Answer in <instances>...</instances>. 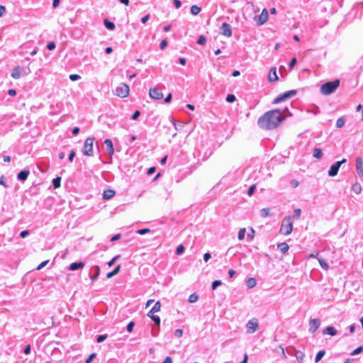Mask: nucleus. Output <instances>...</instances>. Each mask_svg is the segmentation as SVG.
<instances>
[{
    "mask_svg": "<svg viewBox=\"0 0 363 363\" xmlns=\"http://www.w3.org/2000/svg\"><path fill=\"white\" fill-rule=\"evenodd\" d=\"M283 113L279 109H274L264 113L259 118L258 125L264 130H272L277 128L284 121Z\"/></svg>",
    "mask_w": 363,
    "mask_h": 363,
    "instance_id": "1",
    "label": "nucleus"
},
{
    "mask_svg": "<svg viewBox=\"0 0 363 363\" xmlns=\"http://www.w3.org/2000/svg\"><path fill=\"white\" fill-rule=\"evenodd\" d=\"M340 84V79H335L333 82H328L320 86V93L323 95H329L333 93L339 87Z\"/></svg>",
    "mask_w": 363,
    "mask_h": 363,
    "instance_id": "2",
    "label": "nucleus"
},
{
    "mask_svg": "<svg viewBox=\"0 0 363 363\" xmlns=\"http://www.w3.org/2000/svg\"><path fill=\"white\" fill-rule=\"evenodd\" d=\"M293 230V221L292 217H285L281 222V225L279 230V233L284 235H289Z\"/></svg>",
    "mask_w": 363,
    "mask_h": 363,
    "instance_id": "3",
    "label": "nucleus"
},
{
    "mask_svg": "<svg viewBox=\"0 0 363 363\" xmlns=\"http://www.w3.org/2000/svg\"><path fill=\"white\" fill-rule=\"evenodd\" d=\"M94 141V139L93 138H88L86 139L82 149V152L84 155L89 157L93 155Z\"/></svg>",
    "mask_w": 363,
    "mask_h": 363,
    "instance_id": "4",
    "label": "nucleus"
},
{
    "mask_svg": "<svg viewBox=\"0 0 363 363\" xmlns=\"http://www.w3.org/2000/svg\"><path fill=\"white\" fill-rule=\"evenodd\" d=\"M116 95L125 98L129 95V86L125 83H121L116 89Z\"/></svg>",
    "mask_w": 363,
    "mask_h": 363,
    "instance_id": "5",
    "label": "nucleus"
},
{
    "mask_svg": "<svg viewBox=\"0 0 363 363\" xmlns=\"http://www.w3.org/2000/svg\"><path fill=\"white\" fill-rule=\"evenodd\" d=\"M269 18V13L267 9H263L262 13L257 16H255L254 20L256 22L257 25L262 26L264 24Z\"/></svg>",
    "mask_w": 363,
    "mask_h": 363,
    "instance_id": "6",
    "label": "nucleus"
},
{
    "mask_svg": "<svg viewBox=\"0 0 363 363\" xmlns=\"http://www.w3.org/2000/svg\"><path fill=\"white\" fill-rule=\"evenodd\" d=\"M296 94V90H290V91H286V92H284V94H280L277 98H275L274 99L273 103L274 104H279V103H280L281 101H284L286 100L287 99L294 96Z\"/></svg>",
    "mask_w": 363,
    "mask_h": 363,
    "instance_id": "7",
    "label": "nucleus"
},
{
    "mask_svg": "<svg viewBox=\"0 0 363 363\" xmlns=\"http://www.w3.org/2000/svg\"><path fill=\"white\" fill-rule=\"evenodd\" d=\"M248 333H254L259 328L258 320L255 318L250 319L246 325Z\"/></svg>",
    "mask_w": 363,
    "mask_h": 363,
    "instance_id": "8",
    "label": "nucleus"
},
{
    "mask_svg": "<svg viewBox=\"0 0 363 363\" xmlns=\"http://www.w3.org/2000/svg\"><path fill=\"white\" fill-rule=\"evenodd\" d=\"M345 162H346V160L342 159L341 161H338L335 164H333L328 171L329 176L334 177V176L337 175L340 165L342 164L345 163Z\"/></svg>",
    "mask_w": 363,
    "mask_h": 363,
    "instance_id": "9",
    "label": "nucleus"
},
{
    "mask_svg": "<svg viewBox=\"0 0 363 363\" xmlns=\"http://www.w3.org/2000/svg\"><path fill=\"white\" fill-rule=\"evenodd\" d=\"M150 96L156 100H160L163 98V94L162 91H160L157 88H151L149 91Z\"/></svg>",
    "mask_w": 363,
    "mask_h": 363,
    "instance_id": "10",
    "label": "nucleus"
},
{
    "mask_svg": "<svg viewBox=\"0 0 363 363\" xmlns=\"http://www.w3.org/2000/svg\"><path fill=\"white\" fill-rule=\"evenodd\" d=\"M309 330L313 333H315L320 326V320L318 318H313L311 320L309 323Z\"/></svg>",
    "mask_w": 363,
    "mask_h": 363,
    "instance_id": "11",
    "label": "nucleus"
},
{
    "mask_svg": "<svg viewBox=\"0 0 363 363\" xmlns=\"http://www.w3.org/2000/svg\"><path fill=\"white\" fill-rule=\"evenodd\" d=\"M356 169L358 174L363 177V159L362 157L356 158Z\"/></svg>",
    "mask_w": 363,
    "mask_h": 363,
    "instance_id": "12",
    "label": "nucleus"
},
{
    "mask_svg": "<svg viewBox=\"0 0 363 363\" xmlns=\"http://www.w3.org/2000/svg\"><path fill=\"white\" fill-rule=\"evenodd\" d=\"M222 35L226 37H230L232 35V30L230 26L228 23H223L222 24Z\"/></svg>",
    "mask_w": 363,
    "mask_h": 363,
    "instance_id": "13",
    "label": "nucleus"
},
{
    "mask_svg": "<svg viewBox=\"0 0 363 363\" xmlns=\"http://www.w3.org/2000/svg\"><path fill=\"white\" fill-rule=\"evenodd\" d=\"M268 79L271 82H277L279 79L277 74V68L276 67H272L269 70V72L268 74Z\"/></svg>",
    "mask_w": 363,
    "mask_h": 363,
    "instance_id": "14",
    "label": "nucleus"
},
{
    "mask_svg": "<svg viewBox=\"0 0 363 363\" xmlns=\"http://www.w3.org/2000/svg\"><path fill=\"white\" fill-rule=\"evenodd\" d=\"M104 144L106 147V150L108 151V155L110 156H112L114 153V148H113V145L111 140L106 139L104 140Z\"/></svg>",
    "mask_w": 363,
    "mask_h": 363,
    "instance_id": "15",
    "label": "nucleus"
},
{
    "mask_svg": "<svg viewBox=\"0 0 363 363\" xmlns=\"http://www.w3.org/2000/svg\"><path fill=\"white\" fill-rule=\"evenodd\" d=\"M116 192L114 190L108 189L104 191L102 196L104 200H108L113 198Z\"/></svg>",
    "mask_w": 363,
    "mask_h": 363,
    "instance_id": "16",
    "label": "nucleus"
},
{
    "mask_svg": "<svg viewBox=\"0 0 363 363\" xmlns=\"http://www.w3.org/2000/svg\"><path fill=\"white\" fill-rule=\"evenodd\" d=\"M21 68L20 66L15 67L11 72V77L15 79H19L21 77Z\"/></svg>",
    "mask_w": 363,
    "mask_h": 363,
    "instance_id": "17",
    "label": "nucleus"
},
{
    "mask_svg": "<svg viewBox=\"0 0 363 363\" xmlns=\"http://www.w3.org/2000/svg\"><path fill=\"white\" fill-rule=\"evenodd\" d=\"M84 263L82 262H74V263H72L69 266V269L72 270V271H74V270H77L78 269H82V268L84 267Z\"/></svg>",
    "mask_w": 363,
    "mask_h": 363,
    "instance_id": "18",
    "label": "nucleus"
},
{
    "mask_svg": "<svg viewBox=\"0 0 363 363\" xmlns=\"http://www.w3.org/2000/svg\"><path fill=\"white\" fill-rule=\"evenodd\" d=\"M29 175L28 170H22L18 174V179L21 181H25Z\"/></svg>",
    "mask_w": 363,
    "mask_h": 363,
    "instance_id": "19",
    "label": "nucleus"
},
{
    "mask_svg": "<svg viewBox=\"0 0 363 363\" xmlns=\"http://www.w3.org/2000/svg\"><path fill=\"white\" fill-rule=\"evenodd\" d=\"M337 330H335V328H334L333 327H331V326H328L327 328H325L323 330V333L324 334H328V335H332V336H334L337 334Z\"/></svg>",
    "mask_w": 363,
    "mask_h": 363,
    "instance_id": "20",
    "label": "nucleus"
},
{
    "mask_svg": "<svg viewBox=\"0 0 363 363\" xmlns=\"http://www.w3.org/2000/svg\"><path fill=\"white\" fill-rule=\"evenodd\" d=\"M277 248L284 254L286 253L289 249L287 243L281 242L277 245Z\"/></svg>",
    "mask_w": 363,
    "mask_h": 363,
    "instance_id": "21",
    "label": "nucleus"
},
{
    "mask_svg": "<svg viewBox=\"0 0 363 363\" xmlns=\"http://www.w3.org/2000/svg\"><path fill=\"white\" fill-rule=\"evenodd\" d=\"M120 269H121V265L120 264L117 265L116 267L112 272H110L106 274V277L108 279H109V278H111L113 276L116 275L119 272Z\"/></svg>",
    "mask_w": 363,
    "mask_h": 363,
    "instance_id": "22",
    "label": "nucleus"
},
{
    "mask_svg": "<svg viewBox=\"0 0 363 363\" xmlns=\"http://www.w3.org/2000/svg\"><path fill=\"white\" fill-rule=\"evenodd\" d=\"M313 156L315 158L318 159V160H319V159L322 158V157H323V152H322V150H321L320 148H318V147L315 148V149L313 150Z\"/></svg>",
    "mask_w": 363,
    "mask_h": 363,
    "instance_id": "23",
    "label": "nucleus"
},
{
    "mask_svg": "<svg viewBox=\"0 0 363 363\" xmlns=\"http://www.w3.org/2000/svg\"><path fill=\"white\" fill-rule=\"evenodd\" d=\"M260 214L262 217L266 218L271 216V210L269 208H264L261 209Z\"/></svg>",
    "mask_w": 363,
    "mask_h": 363,
    "instance_id": "24",
    "label": "nucleus"
},
{
    "mask_svg": "<svg viewBox=\"0 0 363 363\" xmlns=\"http://www.w3.org/2000/svg\"><path fill=\"white\" fill-rule=\"evenodd\" d=\"M257 284L256 279L255 278L250 277L247 281V286L249 289H252L255 287Z\"/></svg>",
    "mask_w": 363,
    "mask_h": 363,
    "instance_id": "25",
    "label": "nucleus"
},
{
    "mask_svg": "<svg viewBox=\"0 0 363 363\" xmlns=\"http://www.w3.org/2000/svg\"><path fill=\"white\" fill-rule=\"evenodd\" d=\"M295 356L298 361H299L300 363H303L305 354L301 351H296Z\"/></svg>",
    "mask_w": 363,
    "mask_h": 363,
    "instance_id": "26",
    "label": "nucleus"
},
{
    "mask_svg": "<svg viewBox=\"0 0 363 363\" xmlns=\"http://www.w3.org/2000/svg\"><path fill=\"white\" fill-rule=\"evenodd\" d=\"M104 25L108 29V30H113L115 28V24L113 23V22H111L109 21L108 19H104Z\"/></svg>",
    "mask_w": 363,
    "mask_h": 363,
    "instance_id": "27",
    "label": "nucleus"
},
{
    "mask_svg": "<svg viewBox=\"0 0 363 363\" xmlns=\"http://www.w3.org/2000/svg\"><path fill=\"white\" fill-rule=\"evenodd\" d=\"M352 189L355 194H359L362 191L361 184L359 183L354 184L352 185Z\"/></svg>",
    "mask_w": 363,
    "mask_h": 363,
    "instance_id": "28",
    "label": "nucleus"
},
{
    "mask_svg": "<svg viewBox=\"0 0 363 363\" xmlns=\"http://www.w3.org/2000/svg\"><path fill=\"white\" fill-rule=\"evenodd\" d=\"M201 11V9L196 6V5H193L191 7V13L193 14V15H197L199 14Z\"/></svg>",
    "mask_w": 363,
    "mask_h": 363,
    "instance_id": "29",
    "label": "nucleus"
},
{
    "mask_svg": "<svg viewBox=\"0 0 363 363\" xmlns=\"http://www.w3.org/2000/svg\"><path fill=\"white\" fill-rule=\"evenodd\" d=\"M61 178L60 177L55 178L52 180V185L54 189H57L60 186Z\"/></svg>",
    "mask_w": 363,
    "mask_h": 363,
    "instance_id": "30",
    "label": "nucleus"
},
{
    "mask_svg": "<svg viewBox=\"0 0 363 363\" xmlns=\"http://www.w3.org/2000/svg\"><path fill=\"white\" fill-rule=\"evenodd\" d=\"M345 123V120L343 117H340L337 120V122H336V126L337 128H342L344 126Z\"/></svg>",
    "mask_w": 363,
    "mask_h": 363,
    "instance_id": "31",
    "label": "nucleus"
},
{
    "mask_svg": "<svg viewBox=\"0 0 363 363\" xmlns=\"http://www.w3.org/2000/svg\"><path fill=\"white\" fill-rule=\"evenodd\" d=\"M198 299L199 296L196 293L191 294L189 297V301L190 303H195L198 301Z\"/></svg>",
    "mask_w": 363,
    "mask_h": 363,
    "instance_id": "32",
    "label": "nucleus"
},
{
    "mask_svg": "<svg viewBox=\"0 0 363 363\" xmlns=\"http://www.w3.org/2000/svg\"><path fill=\"white\" fill-rule=\"evenodd\" d=\"M160 309H161V303L159 301H157L155 303L154 306L151 308L152 312H155V313L159 312L160 311Z\"/></svg>",
    "mask_w": 363,
    "mask_h": 363,
    "instance_id": "33",
    "label": "nucleus"
},
{
    "mask_svg": "<svg viewBox=\"0 0 363 363\" xmlns=\"http://www.w3.org/2000/svg\"><path fill=\"white\" fill-rule=\"evenodd\" d=\"M276 352L277 353H279L282 355L283 358L284 359H286V355L285 354V352H284V348L281 347V346H278L276 349H275Z\"/></svg>",
    "mask_w": 363,
    "mask_h": 363,
    "instance_id": "34",
    "label": "nucleus"
},
{
    "mask_svg": "<svg viewBox=\"0 0 363 363\" xmlns=\"http://www.w3.org/2000/svg\"><path fill=\"white\" fill-rule=\"evenodd\" d=\"M325 351H323V350L319 351L316 354L315 362H319L321 359V358L325 355Z\"/></svg>",
    "mask_w": 363,
    "mask_h": 363,
    "instance_id": "35",
    "label": "nucleus"
},
{
    "mask_svg": "<svg viewBox=\"0 0 363 363\" xmlns=\"http://www.w3.org/2000/svg\"><path fill=\"white\" fill-rule=\"evenodd\" d=\"M245 233H246V230L245 228H241L240 229L239 232H238V239L240 240H242L244 239L245 236Z\"/></svg>",
    "mask_w": 363,
    "mask_h": 363,
    "instance_id": "36",
    "label": "nucleus"
},
{
    "mask_svg": "<svg viewBox=\"0 0 363 363\" xmlns=\"http://www.w3.org/2000/svg\"><path fill=\"white\" fill-rule=\"evenodd\" d=\"M318 261L322 268H323L324 269H328V265L324 259L320 258Z\"/></svg>",
    "mask_w": 363,
    "mask_h": 363,
    "instance_id": "37",
    "label": "nucleus"
},
{
    "mask_svg": "<svg viewBox=\"0 0 363 363\" xmlns=\"http://www.w3.org/2000/svg\"><path fill=\"white\" fill-rule=\"evenodd\" d=\"M206 43V38L204 35H200L199 39H198V41H197V43L199 44V45H203L205 43Z\"/></svg>",
    "mask_w": 363,
    "mask_h": 363,
    "instance_id": "38",
    "label": "nucleus"
},
{
    "mask_svg": "<svg viewBox=\"0 0 363 363\" xmlns=\"http://www.w3.org/2000/svg\"><path fill=\"white\" fill-rule=\"evenodd\" d=\"M363 350V346H359L358 347L357 349H355L354 350H353L351 353V355H356L357 354H359L360 352H362Z\"/></svg>",
    "mask_w": 363,
    "mask_h": 363,
    "instance_id": "39",
    "label": "nucleus"
},
{
    "mask_svg": "<svg viewBox=\"0 0 363 363\" xmlns=\"http://www.w3.org/2000/svg\"><path fill=\"white\" fill-rule=\"evenodd\" d=\"M236 98L233 94H228L226 97V101L229 103H233L235 101Z\"/></svg>",
    "mask_w": 363,
    "mask_h": 363,
    "instance_id": "40",
    "label": "nucleus"
},
{
    "mask_svg": "<svg viewBox=\"0 0 363 363\" xmlns=\"http://www.w3.org/2000/svg\"><path fill=\"white\" fill-rule=\"evenodd\" d=\"M184 250V247L182 245H179L177 247V250H176V252L177 255H181L183 253Z\"/></svg>",
    "mask_w": 363,
    "mask_h": 363,
    "instance_id": "41",
    "label": "nucleus"
},
{
    "mask_svg": "<svg viewBox=\"0 0 363 363\" xmlns=\"http://www.w3.org/2000/svg\"><path fill=\"white\" fill-rule=\"evenodd\" d=\"M301 209L296 208L294 210V217L298 218L301 216Z\"/></svg>",
    "mask_w": 363,
    "mask_h": 363,
    "instance_id": "42",
    "label": "nucleus"
},
{
    "mask_svg": "<svg viewBox=\"0 0 363 363\" xmlns=\"http://www.w3.org/2000/svg\"><path fill=\"white\" fill-rule=\"evenodd\" d=\"M149 232H150V230L149 228H143V229L138 230L137 231V233L140 234V235H144V234L147 233Z\"/></svg>",
    "mask_w": 363,
    "mask_h": 363,
    "instance_id": "43",
    "label": "nucleus"
},
{
    "mask_svg": "<svg viewBox=\"0 0 363 363\" xmlns=\"http://www.w3.org/2000/svg\"><path fill=\"white\" fill-rule=\"evenodd\" d=\"M290 184L293 188H296L299 185V182L297 179H292Z\"/></svg>",
    "mask_w": 363,
    "mask_h": 363,
    "instance_id": "44",
    "label": "nucleus"
},
{
    "mask_svg": "<svg viewBox=\"0 0 363 363\" xmlns=\"http://www.w3.org/2000/svg\"><path fill=\"white\" fill-rule=\"evenodd\" d=\"M222 282L220 280H216L212 283V289L214 290L218 286H220Z\"/></svg>",
    "mask_w": 363,
    "mask_h": 363,
    "instance_id": "45",
    "label": "nucleus"
},
{
    "mask_svg": "<svg viewBox=\"0 0 363 363\" xmlns=\"http://www.w3.org/2000/svg\"><path fill=\"white\" fill-rule=\"evenodd\" d=\"M256 188V185L255 184H253L252 185L249 189H248V191H247V194L248 195L250 196L253 194L254 191H255V189Z\"/></svg>",
    "mask_w": 363,
    "mask_h": 363,
    "instance_id": "46",
    "label": "nucleus"
},
{
    "mask_svg": "<svg viewBox=\"0 0 363 363\" xmlns=\"http://www.w3.org/2000/svg\"><path fill=\"white\" fill-rule=\"evenodd\" d=\"M96 353L91 354L89 357L86 359V363H91V362L96 357Z\"/></svg>",
    "mask_w": 363,
    "mask_h": 363,
    "instance_id": "47",
    "label": "nucleus"
},
{
    "mask_svg": "<svg viewBox=\"0 0 363 363\" xmlns=\"http://www.w3.org/2000/svg\"><path fill=\"white\" fill-rule=\"evenodd\" d=\"M81 77L78 74H70L69 75V79L72 80V81H75V80H78Z\"/></svg>",
    "mask_w": 363,
    "mask_h": 363,
    "instance_id": "48",
    "label": "nucleus"
},
{
    "mask_svg": "<svg viewBox=\"0 0 363 363\" xmlns=\"http://www.w3.org/2000/svg\"><path fill=\"white\" fill-rule=\"evenodd\" d=\"M135 323L134 322L131 321L130 322L128 325H127V330L129 332V333H131L133 331V326H134Z\"/></svg>",
    "mask_w": 363,
    "mask_h": 363,
    "instance_id": "49",
    "label": "nucleus"
},
{
    "mask_svg": "<svg viewBox=\"0 0 363 363\" xmlns=\"http://www.w3.org/2000/svg\"><path fill=\"white\" fill-rule=\"evenodd\" d=\"M119 257H120V255H116V257H113L111 261H109V262H108V265L109 267L112 266V265L115 263V262H116V261Z\"/></svg>",
    "mask_w": 363,
    "mask_h": 363,
    "instance_id": "50",
    "label": "nucleus"
},
{
    "mask_svg": "<svg viewBox=\"0 0 363 363\" xmlns=\"http://www.w3.org/2000/svg\"><path fill=\"white\" fill-rule=\"evenodd\" d=\"M175 336L181 337L183 335V330L182 329H177L174 333Z\"/></svg>",
    "mask_w": 363,
    "mask_h": 363,
    "instance_id": "51",
    "label": "nucleus"
},
{
    "mask_svg": "<svg viewBox=\"0 0 363 363\" xmlns=\"http://www.w3.org/2000/svg\"><path fill=\"white\" fill-rule=\"evenodd\" d=\"M47 48L49 50H52L55 48V43L54 42H50L48 44Z\"/></svg>",
    "mask_w": 363,
    "mask_h": 363,
    "instance_id": "52",
    "label": "nucleus"
},
{
    "mask_svg": "<svg viewBox=\"0 0 363 363\" xmlns=\"http://www.w3.org/2000/svg\"><path fill=\"white\" fill-rule=\"evenodd\" d=\"M167 46V40L164 39L160 43V48L161 50H164Z\"/></svg>",
    "mask_w": 363,
    "mask_h": 363,
    "instance_id": "53",
    "label": "nucleus"
},
{
    "mask_svg": "<svg viewBox=\"0 0 363 363\" xmlns=\"http://www.w3.org/2000/svg\"><path fill=\"white\" fill-rule=\"evenodd\" d=\"M296 62H297L296 59L295 57L292 58L289 63V68L291 69L294 67V66L296 64Z\"/></svg>",
    "mask_w": 363,
    "mask_h": 363,
    "instance_id": "54",
    "label": "nucleus"
},
{
    "mask_svg": "<svg viewBox=\"0 0 363 363\" xmlns=\"http://www.w3.org/2000/svg\"><path fill=\"white\" fill-rule=\"evenodd\" d=\"M211 257V255L209 252H206L203 255V259L206 262H207Z\"/></svg>",
    "mask_w": 363,
    "mask_h": 363,
    "instance_id": "55",
    "label": "nucleus"
},
{
    "mask_svg": "<svg viewBox=\"0 0 363 363\" xmlns=\"http://www.w3.org/2000/svg\"><path fill=\"white\" fill-rule=\"evenodd\" d=\"M140 115V111H135V113L132 116V119L136 120L139 117Z\"/></svg>",
    "mask_w": 363,
    "mask_h": 363,
    "instance_id": "56",
    "label": "nucleus"
},
{
    "mask_svg": "<svg viewBox=\"0 0 363 363\" xmlns=\"http://www.w3.org/2000/svg\"><path fill=\"white\" fill-rule=\"evenodd\" d=\"M106 337H107L106 335H101L98 336L97 342H101L104 341L106 338Z\"/></svg>",
    "mask_w": 363,
    "mask_h": 363,
    "instance_id": "57",
    "label": "nucleus"
},
{
    "mask_svg": "<svg viewBox=\"0 0 363 363\" xmlns=\"http://www.w3.org/2000/svg\"><path fill=\"white\" fill-rule=\"evenodd\" d=\"M48 260H45V261H44V262H41V263L38 266L37 269H38V270L41 269L43 267H44L48 264Z\"/></svg>",
    "mask_w": 363,
    "mask_h": 363,
    "instance_id": "58",
    "label": "nucleus"
},
{
    "mask_svg": "<svg viewBox=\"0 0 363 363\" xmlns=\"http://www.w3.org/2000/svg\"><path fill=\"white\" fill-rule=\"evenodd\" d=\"M152 318H153L152 320L155 323V324L159 325L160 324V317L156 315L155 317H152Z\"/></svg>",
    "mask_w": 363,
    "mask_h": 363,
    "instance_id": "59",
    "label": "nucleus"
},
{
    "mask_svg": "<svg viewBox=\"0 0 363 363\" xmlns=\"http://www.w3.org/2000/svg\"><path fill=\"white\" fill-rule=\"evenodd\" d=\"M74 156H75V152L74 150H72L69 155V160L70 162H72Z\"/></svg>",
    "mask_w": 363,
    "mask_h": 363,
    "instance_id": "60",
    "label": "nucleus"
},
{
    "mask_svg": "<svg viewBox=\"0 0 363 363\" xmlns=\"http://www.w3.org/2000/svg\"><path fill=\"white\" fill-rule=\"evenodd\" d=\"M155 170H156V168L155 167H152L149 168L147 174L148 175H150V174H153L155 172Z\"/></svg>",
    "mask_w": 363,
    "mask_h": 363,
    "instance_id": "61",
    "label": "nucleus"
},
{
    "mask_svg": "<svg viewBox=\"0 0 363 363\" xmlns=\"http://www.w3.org/2000/svg\"><path fill=\"white\" fill-rule=\"evenodd\" d=\"M150 15L147 14L146 16H143L141 19V21L143 24L146 23L147 20L149 19Z\"/></svg>",
    "mask_w": 363,
    "mask_h": 363,
    "instance_id": "62",
    "label": "nucleus"
},
{
    "mask_svg": "<svg viewBox=\"0 0 363 363\" xmlns=\"http://www.w3.org/2000/svg\"><path fill=\"white\" fill-rule=\"evenodd\" d=\"M29 234V231L28 230H23V231H21V233H20V236L21 238H25L26 235H28Z\"/></svg>",
    "mask_w": 363,
    "mask_h": 363,
    "instance_id": "63",
    "label": "nucleus"
},
{
    "mask_svg": "<svg viewBox=\"0 0 363 363\" xmlns=\"http://www.w3.org/2000/svg\"><path fill=\"white\" fill-rule=\"evenodd\" d=\"M162 363H172V359L170 357H167L164 362Z\"/></svg>",
    "mask_w": 363,
    "mask_h": 363,
    "instance_id": "64",
    "label": "nucleus"
}]
</instances>
